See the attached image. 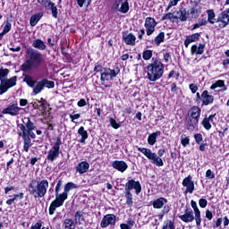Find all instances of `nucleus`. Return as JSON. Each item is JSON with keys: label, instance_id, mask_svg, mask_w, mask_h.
<instances>
[{"label": "nucleus", "instance_id": "1", "mask_svg": "<svg viewBox=\"0 0 229 229\" xmlns=\"http://www.w3.org/2000/svg\"><path fill=\"white\" fill-rule=\"evenodd\" d=\"M42 64V54L38 50L28 48L24 64L21 65L22 71L28 72L32 69H38Z\"/></svg>", "mask_w": 229, "mask_h": 229}, {"label": "nucleus", "instance_id": "2", "mask_svg": "<svg viewBox=\"0 0 229 229\" xmlns=\"http://www.w3.org/2000/svg\"><path fill=\"white\" fill-rule=\"evenodd\" d=\"M149 81H157L164 76V64L153 57L152 63L147 66Z\"/></svg>", "mask_w": 229, "mask_h": 229}, {"label": "nucleus", "instance_id": "3", "mask_svg": "<svg viewBox=\"0 0 229 229\" xmlns=\"http://www.w3.org/2000/svg\"><path fill=\"white\" fill-rule=\"evenodd\" d=\"M47 189H49V182L47 180L32 181L29 184L30 194L35 198H44L47 193Z\"/></svg>", "mask_w": 229, "mask_h": 229}, {"label": "nucleus", "instance_id": "4", "mask_svg": "<svg viewBox=\"0 0 229 229\" xmlns=\"http://www.w3.org/2000/svg\"><path fill=\"white\" fill-rule=\"evenodd\" d=\"M9 72V69H0V96H3L4 92H7L8 89H12V87L17 85V76L6 80Z\"/></svg>", "mask_w": 229, "mask_h": 229}, {"label": "nucleus", "instance_id": "5", "mask_svg": "<svg viewBox=\"0 0 229 229\" xmlns=\"http://www.w3.org/2000/svg\"><path fill=\"white\" fill-rule=\"evenodd\" d=\"M189 17L187 9L181 8L178 11L168 13L162 17V21H170L171 22H185Z\"/></svg>", "mask_w": 229, "mask_h": 229}, {"label": "nucleus", "instance_id": "6", "mask_svg": "<svg viewBox=\"0 0 229 229\" xmlns=\"http://www.w3.org/2000/svg\"><path fill=\"white\" fill-rule=\"evenodd\" d=\"M138 151H140V153L145 155V157H147V158H148V160H151L152 164H154L157 167H162V165H164V161L162 160V158H160L157 155V153L152 152L151 149L140 147V148H138Z\"/></svg>", "mask_w": 229, "mask_h": 229}, {"label": "nucleus", "instance_id": "7", "mask_svg": "<svg viewBox=\"0 0 229 229\" xmlns=\"http://www.w3.org/2000/svg\"><path fill=\"white\" fill-rule=\"evenodd\" d=\"M44 87L47 89H54L55 81H49L47 79L41 80L37 82L36 86L33 89V94L37 96V94H40L42 90H44Z\"/></svg>", "mask_w": 229, "mask_h": 229}, {"label": "nucleus", "instance_id": "8", "mask_svg": "<svg viewBox=\"0 0 229 229\" xmlns=\"http://www.w3.org/2000/svg\"><path fill=\"white\" fill-rule=\"evenodd\" d=\"M64 184V181L59 180L56 186H55V199L51 203L49 207V214L50 216H53L55 214V210L58 208L59 207H62V205H59L58 203V196H62V193H60V189H62V185Z\"/></svg>", "mask_w": 229, "mask_h": 229}, {"label": "nucleus", "instance_id": "9", "mask_svg": "<svg viewBox=\"0 0 229 229\" xmlns=\"http://www.w3.org/2000/svg\"><path fill=\"white\" fill-rule=\"evenodd\" d=\"M18 128H20V130L21 131V132H20L19 135L23 139V149L24 151H26V153H28L30 151V148H31L32 146L31 139H30V136L26 134V127L24 126V124H18Z\"/></svg>", "mask_w": 229, "mask_h": 229}, {"label": "nucleus", "instance_id": "10", "mask_svg": "<svg viewBox=\"0 0 229 229\" xmlns=\"http://www.w3.org/2000/svg\"><path fill=\"white\" fill-rule=\"evenodd\" d=\"M62 144V141L60 139H57L56 142L54 144L52 148L48 151L47 155V160H50V162H55L58 157H60V146Z\"/></svg>", "mask_w": 229, "mask_h": 229}, {"label": "nucleus", "instance_id": "11", "mask_svg": "<svg viewBox=\"0 0 229 229\" xmlns=\"http://www.w3.org/2000/svg\"><path fill=\"white\" fill-rule=\"evenodd\" d=\"M113 10H114V12H120L121 13H128L130 11V4L128 0L124 2H123V0H114Z\"/></svg>", "mask_w": 229, "mask_h": 229}, {"label": "nucleus", "instance_id": "12", "mask_svg": "<svg viewBox=\"0 0 229 229\" xmlns=\"http://www.w3.org/2000/svg\"><path fill=\"white\" fill-rule=\"evenodd\" d=\"M78 186H76L73 182H68L64 185V192L61 195H57V201L59 202L58 205H64V201L67 199L69 191H72V189H77Z\"/></svg>", "mask_w": 229, "mask_h": 229}, {"label": "nucleus", "instance_id": "13", "mask_svg": "<svg viewBox=\"0 0 229 229\" xmlns=\"http://www.w3.org/2000/svg\"><path fill=\"white\" fill-rule=\"evenodd\" d=\"M38 4L46 8V10H51L53 17L56 19L58 17V8L55 5V3L51 0H38Z\"/></svg>", "mask_w": 229, "mask_h": 229}, {"label": "nucleus", "instance_id": "14", "mask_svg": "<svg viewBox=\"0 0 229 229\" xmlns=\"http://www.w3.org/2000/svg\"><path fill=\"white\" fill-rule=\"evenodd\" d=\"M132 189H134L136 194L139 195L142 191V185H140V182L139 181H135L133 179L129 180L125 183V191L131 192Z\"/></svg>", "mask_w": 229, "mask_h": 229}, {"label": "nucleus", "instance_id": "15", "mask_svg": "<svg viewBox=\"0 0 229 229\" xmlns=\"http://www.w3.org/2000/svg\"><path fill=\"white\" fill-rule=\"evenodd\" d=\"M119 74V71L112 70L110 68H106L102 72L100 76L101 81H112Z\"/></svg>", "mask_w": 229, "mask_h": 229}, {"label": "nucleus", "instance_id": "16", "mask_svg": "<svg viewBox=\"0 0 229 229\" xmlns=\"http://www.w3.org/2000/svg\"><path fill=\"white\" fill-rule=\"evenodd\" d=\"M23 126L25 127L26 130V135H29L31 139H35L36 135L35 132H33V130H36L37 126H35V123L31 122L30 117H25L23 118Z\"/></svg>", "mask_w": 229, "mask_h": 229}, {"label": "nucleus", "instance_id": "17", "mask_svg": "<svg viewBox=\"0 0 229 229\" xmlns=\"http://www.w3.org/2000/svg\"><path fill=\"white\" fill-rule=\"evenodd\" d=\"M157 21L155 18L147 17L145 20V30L147 31L148 37L153 35L155 33V28H157Z\"/></svg>", "mask_w": 229, "mask_h": 229}, {"label": "nucleus", "instance_id": "18", "mask_svg": "<svg viewBox=\"0 0 229 229\" xmlns=\"http://www.w3.org/2000/svg\"><path fill=\"white\" fill-rule=\"evenodd\" d=\"M116 216L114 214H107L104 216L102 218V221L100 223L101 228H106L107 226H110V225H115Z\"/></svg>", "mask_w": 229, "mask_h": 229}, {"label": "nucleus", "instance_id": "19", "mask_svg": "<svg viewBox=\"0 0 229 229\" xmlns=\"http://www.w3.org/2000/svg\"><path fill=\"white\" fill-rule=\"evenodd\" d=\"M217 22H220V28H226V26H228L229 24V8L224 12H222L217 19H216Z\"/></svg>", "mask_w": 229, "mask_h": 229}, {"label": "nucleus", "instance_id": "20", "mask_svg": "<svg viewBox=\"0 0 229 229\" xmlns=\"http://www.w3.org/2000/svg\"><path fill=\"white\" fill-rule=\"evenodd\" d=\"M182 186L186 187L185 192H189L190 194L194 192V181H192V177L191 175H188L183 179Z\"/></svg>", "mask_w": 229, "mask_h": 229}, {"label": "nucleus", "instance_id": "21", "mask_svg": "<svg viewBox=\"0 0 229 229\" xmlns=\"http://www.w3.org/2000/svg\"><path fill=\"white\" fill-rule=\"evenodd\" d=\"M179 219L183 221V223H192L196 219V216H194V211L186 208L185 213L179 216Z\"/></svg>", "mask_w": 229, "mask_h": 229}, {"label": "nucleus", "instance_id": "22", "mask_svg": "<svg viewBox=\"0 0 229 229\" xmlns=\"http://www.w3.org/2000/svg\"><path fill=\"white\" fill-rule=\"evenodd\" d=\"M191 208L194 210L195 214V221L197 226H201V211H199V208H198V203L196 201L191 200Z\"/></svg>", "mask_w": 229, "mask_h": 229}, {"label": "nucleus", "instance_id": "23", "mask_svg": "<svg viewBox=\"0 0 229 229\" xmlns=\"http://www.w3.org/2000/svg\"><path fill=\"white\" fill-rule=\"evenodd\" d=\"M123 38L124 43L127 46H135V44L137 42V37H135V35H133V33L124 32L123 34Z\"/></svg>", "mask_w": 229, "mask_h": 229}, {"label": "nucleus", "instance_id": "24", "mask_svg": "<svg viewBox=\"0 0 229 229\" xmlns=\"http://www.w3.org/2000/svg\"><path fill=\"white\" fill-rule=\"evenodd\" d=\"M21 111V107L17 105H12L6 108H4L3 114H9V115H19V112Z\"/></svg>", "mask_w": 229, "mask_h": 229}, {"label": "nucleus", "instance_id": "25", "mask_svg": "<svg viewBox=\"0 0 229 229\" xmlns=\"http://www.w3.org/2000/svg\"><path fill=\"white\" fill-rule=\"evenodd\" d=\"M201 100L203 105L207 106L208 105H211V103H214V96L209 95L208 91L204 90L201 94Z\"/></svg>", "mask_w": 229, "mask_h": 229}, {"label": "nucleus", "instance_id": "26", "mask_svg": "<svg viewBox=\"0 0 229 229\" xmlns=\"http://www.w3.org/2000/svg\"><path fill=\"white\" fill-rule=\"evenodd\" d=\"M114 169H116V171H120V173H124L126 169H128V164L124 161H114L112 164Z\"/></svg>", "mask_w": 229, "mask_h": 229}, {"label": "nucleus", "instance_id": "27", "mask_svg": "<svg viewBox=\"0 0 229 229\" xmlns=\"http://www.w3.org/2000/svg\"><path fill=\"white\" fill-rule=\"evenodd\" d=\"M167 204V199L161 197L152 201V206L154 208H164L165 205Z\"/></svg>", "mask_w": 229, "mask_h": 229}, {"label": "nucleus", "instance_id": "28", "mask_svg": "<svg viewBox=\"0 0 229 229\" xmlns=\"http://www.w3.org/2000/svg\"><path fill=\"white\" fill-rule=\"evenodd\" d=\"M89 167L90 165H89L87 161H82L76 166V171L77 173H80V174H84V173H87V171H89Z\"/></svg>", "mask_w": 229, "mask_h": 229}, {"label": "nucleus", "instance_id": "29", "mask_svg": "<svg viewBox=\"0 0 229 229\" xmlns=\"http://www.w3.org/2000/svg\"><path fill=\"white\" fill-rule=\"evenodd\" d=\"M201 37V34L195 33L191 36H188L184 41L185 47H189L190 44H192V42H196V40H199V38Z\"/></svg>", "mask_w": 229, "mask_h": 229}, {"label": "nucleus", "instance_id": "30", "mask_svg": "<svg viewBox=\"0 0 229 229\" xmlns=\"http://www.w3.org/2000/svg\"><path fill=\"white\" fill-rule=\"evenodd\" d=\"M201 115V109L199 106H193L191 110L190 119L199 122V116Z\"/></svg>", "mask_w": 229, "mask_h": 229}, {"label": "nucleus", "instance_id": "31", "mask_svg": "<svg viewBox=\"0 0 229 229\" xmlns=\"http://www.w3.org/2000/svg\"><path fill=\"white\" fill-rule=\"evenodd\" d=\"M215 114H210L208 117L203 119L201 124L206 130H210L212 128L211 123L214 121Z\"/></svg>", "mask_w": 229, "mask_h": 229}, {"label": "nucleus", "instance_id": "32", "mask_svg": "<svg viewBox=\"0 0 229 229\" xmlns=\"http://www.w3.org/2000/svg\"><path fill=\"white\" fill-rule=\"evenodd\" d=\"M198 123H199L198 120H193L192 118H190L187 121L186 129L189 131H194L196 128H198Z\"/></svg>", "mask_w": 229, "mask_h": 229}, {"label": "nucleus", "instance_id": "33", "mask_svg": "<svg viewBox=\"0 0 229 229\" xmlns=\"http://www.w3.org/2000/svg\"><path fill=\"white\" fill-rule=\"evenodd\" d=\"M78 133L81 136V139L80 140L81 144H85V140L89 139V132L85 131V127H80L78 130Z\"/></svg>", "mask_w": 229, "mask_h": 229}, {"label": "nucleus", "instance_id": "34", "mask_svg": "<svg viewBox=\"0 0 229 229\" xmlns=\"http://www.w3.org/2000/svg\"><path fill=\"white\" fill-rule=\"evenodd\" d=\"M190 13L194 18L198 17L201 13V6H199V4H196L195 5H193L191 8Z\"/></svg>", "mask_w": 229, "mask_h": 229}, {"label": "nucleus", "instance_id": "35", "mask_svg": "<svg viewBox=\"0 0 229 229\" xmlns=\"http://www.w3.org/2000/svg\"><path fill=\"white\" fill-rule=\"evenodd\" d=\"M32 47L39 49L40 51L46 50V44L41 39H36L32 43Z\"/></svg>", "mask_w": 229, "mask_h": 229}, {"label": "nucleus", "instance_id": "36", "mask_svg": "<svg viewBox=\"0 0 229 229\" xmlns=\"http://www.w3.org/2000/svg\"><path fill=\"white\" fill-rule=\"evenodd\" d=\"M212 90H216V89H224V90H226V86L225 85V81L218 80L215 83H213L210 87Z\"/></svg>", "mask_w": 229, "mask_h": 229}, {"label": "nucleus", "instance_id": "37", "mask_svg": "<svg viewBox=\"0 0 229 229\" xmlns=\"http://www.w3.org/2000/svg\"><path fill=\"white\" fill-rule=\"evenodd\" d=\"M160 131H156L148 136V142L149 146H155V143L157 142V137L160 136Z\"/></svg>", "mask_w": 229, "mask_h": 229}, {"label": "nucleus", "instance_id": "38", "mask_svg": "<svg viewBox=\"0 0 229 229\" xmlns=\"http://www.w3.org/2000/svg\"><path fill=\"white\" fill-rule=\"evenodd\" d=\"M208 20L210 24H216V22H217V19H216V13H214V10L208 11Z\"/></svg>", "mask_w": 229, "mask_h": 229}, {"label": "nucleus", "instance_id": "39", "mask_svg": "<svg viewBox=\"0 0 229 229\" xmlns=\"http://www.w3.org/2000/svg\"><path fill=\"white\" fill-rule=\"evenodd\" d=\"M42 13H37L34 14L33 16H31L30 18V26H37V24L38 23V21H40V19H42Z\"/></svg>", "mask_w": 229, "mask_h": 229}, {"label": "nucleus", "instance_id": "40", "mask_svg": "<svg viewBox=\"0 0 229 229\" xmlns=\"http://www.w3.org/2000/svg\"><path fill=\"white\" fill-rule=\"evenodd\" d=\"M64 229H76L74 225V221L71 218H66L64 222Z\"/></svg>", "mask_w": 229, "mask_h": 229}, {"label": "nucleus", "instance_id": "41", "mask_svg": "<svg viewBox=\"0 0 229 229\" xmlns=\"http://www.w3.org/2000/svg\"><path fill=\"white\" fill-rule=\"evenodd\" d=\"M125 198H126V203L129 207L133 206V195L131 194V191H125Z\"/></svg>", "mask_w": 229, "mask_h": 229}, {"label": "nucleus", "instance_id": "42", "mask_svg": "<svg viewBox=\"0 0 229 229\" xmlns=\"http://www.w3.org/2000/svg\"><path fill=\"white\" fill-rule=\"evenodd\" d=\"M83 211H76L75 216H74V221L75 223L81 225V221H83V216H84Z\"/></svg>", "mask_w": 229, "mask_h": 229}, {"label": "nucleus", "instance_id": "43", "mask_svg": "<svg viewBox=\"0 0 229 229\" xmlns=\"http://www.w3.org/2000/svg\"><path fill=\"white\" fill-rule=\"evenodd\" d=\"M164 38H165V33L160 32L154 39L156 46H160L164 42Z\"/></svg>", "mask_w": 229, "mask_h": 229}, {"label": "nucleus", "instance_id": "44", "mask_svg": "<svg viewBox=\"0 0 229 229\" xmlns=\"http://www.w3.org/2000/svg\"><path fill=\"white\" fill-rule=\"evenodd\" d=\"M23 81H25V83H27V85L31 88L35 87V83H37V81H35L30 75H26L23 79Z\"/></svg>", "mask_w": 229, "mask_h": 229}, {"label": "nucleus", "instance_id": "45", "mask_svg": "<svg viewBox=\"0 0 229 229\" xmlns=\"http://www.w3.org/2000/svg\"><path fill=\"white\" fill-rule=\"evenodd\" d=\"M191 140L189 139V137H181V144L182 146H183V148H187V146H189Z\"/></svg>", "mask_w": 229, "mask_h": 229}, {"label": "nucleus", "instance_id": "46", "mask_svg": "<svg viewBox=\"0 0 229 229\" xmlns=\"http://www.w3.org/2000/svg\"><path fill=\"white\" fill-rule=\"evenodd\" d=\"M85 3L87 4V6H90L92 0H77V4L80 6V8H83Z\"/></svg>", "mask_w": 229, "mask_h": 229}, {"label": "nucleus", "instance_id": "47", "mask_svg": "<svg viewBox=\"0 0 229 229\" xmlns=\"http://www.w3.org/2000/svg\"><path fill=\"white\" fill-rule=\"evenodd\" d=\"M151 56H153V51L146 50L143 52V58L145 60H151Z\"/></svg>", "mask_w": 229, "mask_h": 229}, {"label": "nucleus", "instance_id": "48", "mask_svg": "<svg viewBox=\"0 0 229 229\" xmlns=\"http://www.w3.org/2000/svg\"><path fill=\"white\" fill-rule=\"evenodd\" d=\"M109 123H110L111 126L113 128H114V130H118V128H121V124H119L117 123V121H115V119H114V118H110Z\"/></svg>", "mask_w": 229, "mask_h": 229}, {"label": "nucleus", "instance_id": "49", "mask_svg": "<svg viewBox=\"0 0 229 229\" xmlns=\"http://www.w3.org/2000/svg\"><path fill=\"white\" fill-rule=\"evenodd\" d=\"M178 3H180V0H170L165 12H169V10H171V8H173V6H176V4H178Z\"/></svg>", "mask_w": 229, "mask_h": 229}, {"label": "nucleus", "instance_id": "50", "mask_svg": "<svg viewBox=\"0 0 229 229\" xmlns=\"http://www.w3.org/2000/svg\"><path fill=\"white\" fill-rule=\"evenodd\" d=\"M169 206H165L163 208V214L157 215L158 219L162 220L164 219V214H168L169 213Z\"/></svg>", "mask_w": 229, "mask_h": 229}, {"label": "nucleus", "instance_id": "51", "mask_svg": "<svg viewBox=\"0 0 229 229\" xmlns=\"http://www.w3.org/2000/svg\"><path fill=\"white\" fill-rule=\"evenodd\" d=\"M10 30H12V23L7 22L5 24V26L4 27V30H3L2 33L4 35H6V33H8L10 31Z\"/></svg>", "mask_w": 229, "mask_h": 229}, {"label": "nucleus", "instance_id": "52", "mask_svg": "<svg viewBox=\"0 0 229 229\" xmlns=\"http://www.w3.org/2000/svg\"><path fill=\"white\" fill-rule=\"evenodd\" d=\"M206 177L209 178V180H214V178H216V174H214L212 170L208 169L206 172Z\"/></svg>", "mask_w": 229, "mask_h": 229}, {"label": "nucleus", "instance_id": "53", "mask_svg": "<svg viewBox=\"0 0 229 229\" xmlns=\"http://www.w3.org/2000/svg\"><path fill=\"white\" fill-rule=\"evenodd\" d=\"M194 139L197 144H200L201 141L203 140V135L201 133H197L194 135Z\"/></svg>", "mask_w": 229, "mask_h": 229}, {"label": "nucleus", "instance_id": "54", "mask_svg": "<svg viewBox=\"0 0 229 229\" xmlns=\"http://www.w3.org/2000/svg\"><path fill=\"white\" fill-rule=\"evenodd\" d=\"M208 204V202L205 199H200L199 200V205L200 208H206Z\"/></svg>", "mask_w": 229, "mask_h": 229}, {"label": "nucleus", "instance_id": "55", "mask_svg": "<svg viewBox=\"0 0 229 229\" xmlns=\"http://www.w3.org/2000/svg\"><path fill=\"white\" fill-rule=\"evenodd\" d=\"M34 108L40 110V108H44V102L42 100L38 101V103L35 102L33 104Z\"/></svg>", "mask_w": 229, "mask_h": 229}, {"label": "nucleus", "instance_id": "56", "mask_svg": "<svg viewBox=\"0 0 229 229\" xmlns=\"http://www.w3.org/2000/svg\"><path fill=\"white\" fill-rule=\"evenodd\" d=\"M106 68H103L101 65H97L94 68L95 72H100V76L103 74V71H105Z\"/></svg>", "mask_w": 229, "mask_h": 229}, {"label": "nucleus", "instance_id": "57", "mask_svg": "<svg viewBox=\"0 0 229 229\" xmlns=\"http://www.w3.org/2000/svg\"><path fill=\"white\" fill-rule=\"evenodd\" d=\"M204 50L205 46L200 44L199 47H197V55H203Z\"/></svg>", "mask_w": 229, "mask_h": 229}, {"label": "nucleus", "instance_id": "58", "mask_svg": "<svg viewBox=\"0 0 229 229\" xmlns=\"http://www.w3.org/2000/svg\"><path fill=\"white\" fill-rule=\"evenodd\" d=\"M80 117H81L80 114H70V119H72V123H74V121L80 119Z\"/></svg>", "mask_w": 229, "mask_h": 229}, {"label": "nucleus", "instance_id": "59", "mask_svg": "<svg viewBox=\"0 0 229 229\" xmlns=\"http://www.w3.org/2000/svg\"><path fill=\"white\" fill-rule=\"evenodd\" d=\"M205 24H207L206 21H199L193 26V30H198V28H200V26H205Z\"/></svg>", "mask_w": 229, "mask_h": 229}, {"label": "nucleus", "instance_id": "60", "mask_svg": "<svg viewBox=\"0 0 229 229\" xmlns=\"http://www.w3.org/2000/svg\"><path fill=\"white\" fill-rule=\"evenodd\" d=\"M190 89L192 94H196V92H198V86L196 84H190Z\"/></svg>", "mask_w": 229, "mask_h": 229}, {"label": "nucleus", "instance_id": "61", "mask_svg": "<svg viewBox=\"0 0 229 229\" xmlns=\"http://www.w3.org/2000/svg\"><path fill=\"white\" fill-rule=\"evenodd\" d=\"M78 106L80 107H83V106H87V101L84 98H81L78 103H77Z\"/></svg>", "mask_w": 229, "mask_h": 229}, {"label": "nucleus", "instance_id": "62", "mask_svg": "<svg viewBox=\"0 0 229 229\" xmlns=\"http://www.w3.org/2000/svg\"><path fill=\"white\" fill-rule=\"evenodd\" d=\"M206 217L210 221L212 220V217H214V216L212 215V213L210 212V210H207L206 211Z\"/></svg>", "mask_w": 229, "mask_h": 229}, {"label": "nucleus", "instance_id": "63", "mask_svg": "<svg viewBox=\"0 0 229 229\" xmlns=\"http://www.w3.org/2000/svg\"><path fill=\"white\" fill-rule=\"evenodd\" d=\"M169 58H171V54H169V53L164 54V60H165V64H167L169 62Z\"/></svg>", "mask_w": 229, "mask_h": 229}, {"label": "nucleus", "instance_id": "64", "mask_svg": "<svg viewBox=\"0 0 229 229\" xmlns=\"http://www.w3.org/2000/svg\"><path fill=\"white\" fill-rule=\"evenodd\" d=\"M42 228V224L41 223H36L34 225L31 226L30 229H40Z\"/></svg>", "mask_w": 229, "mask_h": 229}]
</instances>
